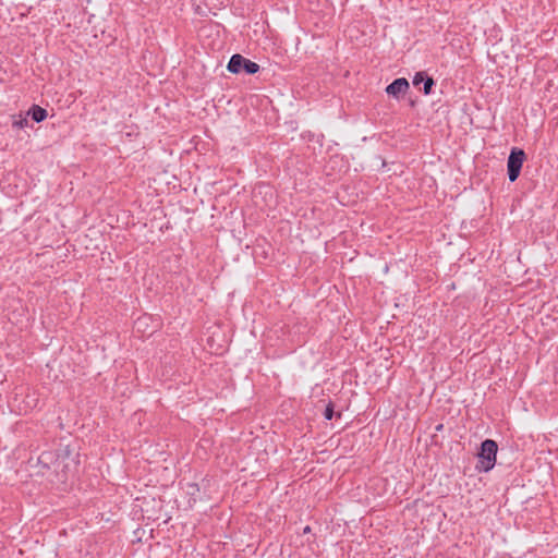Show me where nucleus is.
I'll return each mask as SVG.
<instances>
[{
  "mask_svg": "<svg viewBox=\"0 0 558 558\" xmlns=\"http://www.w3.org/2000/svg\"><path fill=\"white\" fill-rule=\"evenodd\" d=\"M428 74L425 71H418L414 74L412 83L415 87H418L426 80L425 76Z\"/></svg>",
  "mask_w": 558,
  "mask_h": 558,
  "instance_id": "obj_11",
  "label": "nucleus"
},
{
  "mask_svg": "<svg viewBox=\"0 0 558 558\" xmlns=\"http://www.w3.org/2000/svg\"><path fill=\"white\" fill-rule=\"evenodd\" d=\"M416 104H417L416 99H412V98L409 99V106L410 107L414 108L416 106Z\"/></svg>",
  "mask_w": 558,
  "mask_h": 558,
  "instance_id": "obj_14",
  "label": "nucleus"
},
{
  "mask_svg": "<svg viewBox=\"0 0 558 558\" xmlns=\"http://www.w3.org/2000/svg\"><path fill=\"white\" fill-rule=\"evenodd\" d=\"M66 468H68V465L63 462V460L60 459V454H59L57 462L53 464V466L50 470H52L56 473L59 481L65 482L68 478Z\"/></svg>",
  "mask_w": 558,
  "mask_h": 558,
  "instance_id": "obj_7",
  "label": "nucleus"
},
{
  "mask_svg": "<svg viewBox=\"0 0 558 558\" xmlns=\"http://www.w3.org/2000/svg\"><path fill=\"white\" fill-rule=\"evenodd\" d=\"M312 532V527L310 525H306L303 527V534H308Z\"/></svg>",
  "mask_w": 558,
  "mask_h": 558,
  "instance_id": "obj_15",
  "label": "nucleus"
},
{
  "mask_svg": "<svg viewBox=\"0 0 558 558\" xmlns=\"http://www.w3.org/2000/svg\"><path fill=\"white\" fill-rule=\"evenodd\" d=\"M425 78L426 80L423 82L422 92L424 95H430L433 93L434 86L436 85V81L430 75L425 76Z\"/></svg>",
  "mask_w": 558,
  "mask_h": 558,
  "instance_id": "obj_10",
  "label": "nucleus"
},
{
  "mask_svg": "<svg viewBox=\"0 0 558 558\" xmlns=\"http://www.w3.org/2000/svg\"><path fill=\"white\" fill-rule=\"evenodd\" d=\"M57 452L60 454V459H61V460H63V461H64V460L70 456V453H71L69 446L64 447L63 449H59Z\"/></svg>",
  "mask_w": 558,
  "mask_h": 558,
  "instance_id": "obj_12",
  "label": "nucleus"
},
{
  "mask_svg": "<svg viewBox=\"0 0 558 558\" xmlns=\"http://www.w3.org/2000/svg\"><path fill=\"white\" fill-rule=\"evenodd\" d=\"M442 429V424H439L437 427H436V430H441Z\"/></svg>",
  "mask_w": 558,
  "mask_h": 558,
  "instance_id": "obj_16",
  "label": "nucleus"
},
{
  "mask_svg": "<svg viewBox=\"0 0 558 558\" xmlns=\"http://www.w3.org/2000/svg\"><path fill=\"white\" fill-rule=\"evenodd\" d=\"M259 69V64L240 53L232 54L227 64V70L232 74L245 73L247 75H254Z\"/></svg>",
  "mask_w": 558,
  "mask_h": 558,
  "instance_id": "obj_2",
  "label": "nucleus"
},
{
  "mask_svg": "<svg viewBox=\"0 0 558 558\" xmlns=\"http://www.w3.org/2000/svg\"><path fill=\"white\" fill-rule=\"evenodd\" d=\"M324 418L327 420V421H330L332 420L335 416L340 418L341 417V413L338 412L336 413L335 412V404L332 401H329L328 404L326 405L325 410H324Z\"/></svg>",
  "mask_w": 558,
  "mask_h": 558,
  "instance_id": "obj_8",
  "label": "nucleus"
},
{
  "mask_svg": "<svg viewBox=\"0 0 558 558\" xmlns=\"http://www.w3.org/2000/svg\"><path fill=\"white\" fill-rule=\"evenodd\" d=\"M12 126L14 129H24L29 126L28 117L25 116H13Z\"/></svg>",
  "mask_w": 558,
  "mask_h": 558,
  "instance_id": "obj_9",
  "label": "nucleus"
},
{
  "mask_svg": "<svg viewBox=\"0 0 558 558\" xmlns=\"http://www.w3.org/2000/svg\"><path fill=\"white\" fill-rule=\"evenodd\" d=\"M409 89V81L405 77H398L386 86L385 92L389 97L400 100Z\"/></svg>",
  "mask_w": 558,
  "mask_h": 558,
  "instance_id": "obj_4",
  "label": "nucleus"
},
{
  "mask_svg": "<svg viewBox=\"0 0 558 558\" xmlns=\"http://www.w3.org/2000/svg\"><path fill=\"white\" fill-rule=\"evenodd\" d=\"M146 319H147V317H141V318H138V319L136 320V323H135V324H136V326H137L138 328H141L142 326H144V324H145V320H146Z\"/></svg>",
  "mask_w": 558,
  "mask_h": 558,
  "instance_id": "obj_13",
  "label": "nucleus"
},
{
  "mask_svg": "<svg viewBox=\"0 0 558 558\" xmlns=\"http://www.w3.org/2000/svg\"><path fill=\"white\" fill-rule=\"evenodd\" d=\"M526 154L522 148L512 147L507 160V174L510 182L517 181L520 177Z\"/></svg>",
  "mask_w": 558,
  "mask_h": 558,
  "instance_id": "obj_3",
  "label": "nucleus"
},
{
  "mask_svg": "<svg viewBox=\"0 0 558 558\" xmlns=\"http://www.w3.org/2000/svg\"><path fill=\"white\" fill-rule=\"evenodd\" d=\"M26 117L31 118L36 123H40L47 119L48 112L45 108L34 104L26 111Z\"/></svg>",
  "mask_w": 558,
  "mask_h": 558,
  "instance_id": "obj_6",
  "label": "nucleus"
},
{
  "mask_svg": "<svg viewBox=\"0 0 558 558\" xmlns=\"http://www.w3.org/2000/svg\"><path fill=\"white\" fill-rule=\"evenodd\" d=\"M191 487L198 489L197 484H192Z\"/></svg>",
  "mask_w": 558,
  "mask_h": 558,
  "instance_id": "obj_17",
  "label": "nucleus"
},
{
  "mask_svg": "<svg viewBox=\"0 0 558 558\" xmlns=\"http://www.w3.org/2000/svg\"><path fill=\"white\" fill-rule=\"evenodd\" d=\"M59 453L54 450H47L40 453V456L37 459L38 464L41 466L43 470H50L53 464L58 460ZM44 474L45 472L41 471Z\"/></svg>",
  "mask_w": 558,
  "mask_h": 558,
  "instance_id": "obj_5",
  "label": "nucleus"
},
{
  "mask_svg": "<svg viewBox=\"0 0 558 558\" xmlns=\"http://www.w3.org/2000/svg\"><path fill=\"white\" fill-rule=\"evenodd\" d=\"M497 452L498 444L496 440L490 438H486L485 440H483L480 445L478 452L476 454V471L485 473L492 471L496 464Z\"/></svg>",
  "mask_w": 558,
  "mask_h": 558,
  "instance_id": "obj_1",
  "label": "nucleus"
}]
</instances>
